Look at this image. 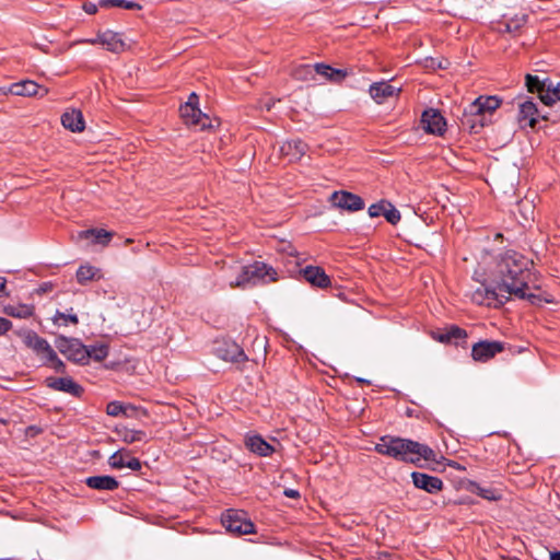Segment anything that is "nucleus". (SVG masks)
Listing matches in <instances>:
<instances>
[{
	"label": "nucleus",
	"mask_w": 560,
	"mask_h": 560,
	"mask_svg": "<svg viewBox=\"0 0 560 560\" xmlns=\"http://www.w3.org/2000/svg\"><path fill=\"white\" fill-rule=\"evenodd\" d=\"M532 265L533 261L524 255L514 250H506L497 264V273L502 290H505L510 296L528 300L532 304H536L540 301L539 296L526 292L529 289V267Z\"/></svg>",
	"instance_id": "f257e3e1"
},
{
	"label": "nucleus",
	"mask_w": 560,
	"mask_h": 560,
	"mask_svg": "<svg viewBox=\"0 0 560 560\" xmlns=\"http://www.w3.org/2000/svg\"><path fill=\"white\" fill-rule=\"evenodd\" d=\"M375 451L380 454L412 464H417L420 459L436 462V455L429 446L411 440L389 435L380 439V442L375 445Z\"/></svg>",
	"instance_id": "f03ea898"
},
{
	"label": "nucleus",
	"mask_w": 560,
	"mask_h": 560,
	"mask_svg": "<svg viewBox=\"0 0 560 560\" xmlns=\"http://www.w3.org/2000/svg\"><path fill=\"white\" fill-rule=\"evenodd\" d=\"M500 105L501 100L497 96L481 95L477 97L465 108L462 125L476 132L478 127L485 126V116L491 115Z\"/></svg>",
	"instance_id": "7ed1b4c3"
},
{
	"label": "nucleus",
	"mask_w": 560,
	"mask_h": 560,
	"mask_svg": "<svg viewBox=\"0 0 560 560\" xmlns=\"http://www.w3.org/2000/svg\"><path fill=\"white\" fill-rule=\"evenodd\" d=\"M510 298L506 291L502 290V285L498 280L495 281V287L481 283L480 287L471 293V300L475 303L494 307L504 304Z\"/></svg>",
	"instance_id": "20e7f679"
},
{
	"label": "nucleus",
	"mask_w": 560,
	"mask_h": 560,
	"mask_svg": "<svg viewBox=\"0 0 560 560\" xmlns=\"http://www.w3.org/2000/svg\"><path fill=\"white\" fill-rule=\"evenodd\" d=\"M56 347L60 353L75 363L86 364L89 362L88 348L79 339L59 337L56 340Z\"/></svg>",
	"instance_id": "39448f33"
},
{
	"label": "nucleus",
	"mask_w": 560,
	"mask_h": 560,
	"mask_svg": "<svg viewBox=\"0 0 560 560\" xmlns=\"http://www.w3.org/2000/svg\"><path fill=\"white\" fill-rule=\"evenodd\" d=\"M16 334L22 338L24 345L32 349L43 360L56 359V352L48 341L38 336L35 331L24 329L16 331Z\"/></svg>",
	"instance_id": "423d86ee"
},
{
	"label": "nucleus",
	"mask_w": 560,
	"mask_h": 560,
	"mask_svg": "<svg viewBox=\"0 0 560 560\" xmlns=\"http://www.w3.org/2000/svg\"><path fill=\"white\" fill-rule=\"evenodd\" d=\"M222 524L228 532L236 535L254 533V524L246 518L243 511L229 510L222 517Z\"/></svg>",
	"instance_id": "0eeeda50"
},
{
	"label": "nucleus",
	"mask_w": 560,
	"mask_h": 560,
	"mask_svg": "<svg viewBox=\"0 0 560 560\" xmlns=\"http://www.w3.org/2000/svg\"><path fill=\"white\" fill-rule=\"evenodd\" d=\"M213 351L219 359L225 362L242 363L247 360L243 349L231 340L217 341Z\"/></svg>",
	"instance_id": "6e6552de"
},
{
	"label": "nucleus",
	"mask_w": 560,
	"mask_h": 560,
	"mask_svg": "<svg viewBox=\"0 0 560 560\" xmlns=\"http://www.w3.org/2000/svg\"><path fill=\"white\" fill-rule=\"evenodd\" d=\"M504 350V343L497 340H481L471 348V357L477 362H487Z\"/></svg>",
	"instance_id": "1a4fd4ad"
},
{
	"label": "nucleus",
	"mask_w": 560,
	"mask_h": 560,
	"mask_svg": "<svg viewBox=\"0 0 560 560\" xmlns=\"http://www.w3.org/2000/svg\"><path fill=\"white\" fill-rule=\"evenodd\" d=\"M330 201L334 207L347 210L350 212L359 211L364 208L363 199L348 191H335L330 196Z\"/></svg>",
	"instance_id": "9d476101"
},
{
	"label": "nucleus",
	"mask_w": 560,
	"mask_h": 560,
	"mask_svg": "<svg viewBox=\"0 0 560 560\" xmlns=\"http://www.w3.org/2000/svg\"><path fill=\"white\" fill-rule=\"evenodd\" d=\"M180 116L187 125L200 126L201 130L213 128L212 120L203 114L197 106L184 104L179 108Z\"/></svg>",
	"instance_id": "9b49d317"
},
{
	"label": "nucleus",
	"mask_w": 560,
	"mask_h": 560,
	"mask_svg": "<svg viewBox=\"0 0 560 560\" xmlns=\"http://www.w3.org/2000/svg\"><path fill=\"white\" fill-rule=\"evenodd\" d=\"M421 125L425 132L441 136L445 131L446 121L439 110L430 108L423 112Z\"/></svg>",
	"instance_id": "f8f14e48"
},
{
	"label": "nucleus",
	"mask_w": 560,
	"mask_h": 560,
	"mask_svg": "<svg viewBox=\"0 0 560 560\" xmlns=\"http://www.w3.org/2000/svg\"><path fill=\"white\" fill-rule=\"evenodd\" d=\"M5 93H11L18 96H36L39 95L44 97L48 94V89L42 88L35 81L32 80H23L16 83H12Z\"/></svg>",
	"instance_id": "ddd939ff"
},
{
	"label": "nucleus",
	"mask_w": 560,
	"mask_h": 560,
	"mask_svg": "<svg viewBox=\"0 0 560 560\" xmlns=\"http://www.w3.org/2000/svg\"><path fill=\"white\" fill-rule=\"evenodd\" d=\"M45 384L50 389L63 392L74 397H80L83 394V387L71 377H47Z\"/></svg>",
	"instance_id": "4468645a"
},
{
	"label": "nucleus",
	"mask_w": 560,
	"mask_h": 560,
	"mask_svg": "<svg viewBox=\"0 0 560 560\" xmlns=\"http://www.w3.org/2000/svg\"><path fill=\"white\" fill-rule=\"evenodd\" d=\"M370 95L377 103L383 104L390 97L398 96L400 88H396L386 81L373 83L370 86Z\"/></svg>",
	"instance_id": "2eb2a0df"
},
{
	"label": "nucleus",
	"mask_w": 560,
	"mask_h": 560,
	"mask_svg": "<svg viewBox=\"0 0 560 560\" xmlns=\"http://www.w3.org/2000/svg\"><path fill=\"white\" fill-rule=\"evenodd\" d=\"M411 478L417 488L425 490L429 493H436L443 488V481L434 476L415 471L411 474Z\"/></svg>",
	"instance_id": "dca6fc26"
},
{
	"label": "nucleus",
	"mask_w": 560,
	"mask_h": 560,
	"mask_svg": "<svg viewBox=\"0 0 560 560\" xmlns=\"http://www.w3.org/2000/svg\"><path fill=\"white\" fill-rule=\"evenodd\" d=\"M537 107L533 101L526 100L518 104V122L522 127H535L537 121Z\"/></svg>",
	"instance_id": "f3484780"
},
{
	"label": "nucleus",
	"mask_w": 560,
	"mask_h": 560,
	"mask_svg": "<svg viewBox=\"0 0 560 560\" xmlns=\"http://www.w3.org/2000/svg\"><path fill=\"white\" fill-rule=\"evenodd\" d=\"M224 277L231 288L244 289L253 281L244 266H231L229 270L225 271Z\"/></svg>",
	"instance_id": "a211bd4d"
},
{
	"label": "nucleus",
	"mask_w": 560,
	"mask_h": 560,
	"mask_svg": "<svg viewBox=\"0 0 560 560\" xmlns=\"http://www.w3.org/2000/svg\"><path fill=\"white\" fill-rule=\"evenodd\" d=\"M307 144L301 140H290L281 144L280 154L289 160L296 162L305 154Z\"/></svg>",
	"instance_id": "6ab92c4d"
},
{
	"label": "nucleus",
	"mask_w": 560,
	"mask_h": 560,
	"mask_svg": "<svg viewBox=\"0 0 560 560\" xmlns=\"http://www.w3.org/2000/svg\"><path fill=\"white\" fill-rule=\"evenodd\" d=\"M302 273L305 280L315 287L327 288L330 285L329 277L318 266H307L302 270Z\"/></svg>",
	"instance_id": "aec40b11"
},
{
	"label": "nucleus",
	"mask_w": 560,
	"mask_h": 560,
	"mask_svg": "<svg viewBox=\"0 0 560 560\" xmlns=\"http://www.w3.org/2000/svg\"><path fill=\"white\" fill-rule=\"evenodd\" d=\"M244 267L253 280L252 283H255L256 280H265L266 278L269 281H276V271L262 261H255Z\"/></svg>",
	"instance_id": "412c9836"
},
{
	"label": "nucleus",
	"mask_w": 560,
	"mask_h": 560,
	"mask_svg": "<svg viewBox=\"0 0 560 560\" xmlns=\"http://www.w3.org/2000/svg\"><path fill=\"white\" fill-rule=\"evenodd\" d=\"M61 124L66 129L72 132H81L85 127L82 113L74 108L63 113L61 116Z\"/></svg>",
	"instance_id": "4be33fe9"
},
{
	"label": "nucleus",
	"mask_w": 560,
	"mask_h": 560,
	"mask_svg": "<svg viewBox=\"0 0 560 560\" xmlns=\"http://www.w3.org/2000/svg\"><path fill=\"white\" fill-rule=\"evenodd\" d=\"M245 445L250 452L259 456H269L275 452L273 446L267 443L260 435L246 436Z\"/></svg>",
	"instance_id": "5701e85b"
},
{
	"label": "nucleus",
	"mask_w": 560,
	"mask_h": 560,
	"mask_svg": "<svg viewBox=\"0 0 560 560\" xmlns=\"http://www.w3.org/2000/svg\"><path fill=\"white\" fill-rule=\"evenodd\" d=\"M97 40L100 44L104 46L107 50L112 52H120L125 48V43L118 36V34L112 31L100 32L97 34Z\"/></svg>",
	"instance_id": "b1692460"
},
{
	"label": "nucleus",
	"mask_w": 560,
	"mask_h": 560,
	"mask_svg": "<svg viewBox=\"0 0 560 560\" xmlns=\"http://www.w3.org/2000/svg\"><path fill=\"white\" fill-rule=\"evenodd\" d=\"M108 464L110 467L119 469L124 467H128L131 470H140L141 469V463L136 457H130L127 460L125 459V454L122 451L115 452L108 459Z\"/></svg>",
	"instance_id": "393cba45"
},
{
	"label": "nucleus",
	"mask_w": 560,
	"mask_h": 560,
	"mask_svg": "<svg viewBox=\"0 0 560 560\" xmlns=\"http://www.w3.org/2000/svg\"><path fill=\"white\" fill-rule=\"evenodd\" d=\"M88 487L96 490H115L119 482L110 476H92L85 479Z\"/></svg>",
	"instance_id": "a878e982"
},
{
	"label": "nucleus",
	"mask_w": 560,
	"mask_h": 560,
	"mask_svg": "<svg viewBox=\"0 0 560 560\" xmlns=\"http://www.w3.org/2000/svg\"><path fill=\"white\" fill-rule=\"evenodd\" d=\"M113 236V233L103 229H90L79 232L78 238L88 240L94 237L95 243L107 245Z\"/></svg>",
	"instance_id": "bb28decb"
},
{
	"label": "nucleus",
	"mask_w": 560,
	"mask_h": 560,
	"mask_svg": "<svg viewBox=\"0 0 560 560\" xmlns=\"http://www.w3.org/2000/svg\"><path fill=\"white\" fill-rule=\"evenodd\" d=\"M317 73L326 79L335 82L341 81L346 77V72L340 69H334L325 63H316L314 66V73Z\"/></svg>",
	"instance_id": "cd10ccee"
},
{
	"label": "nucleus",
	"mask_w": 560,
	"mask_h": 560,
	"mask_svg": "<svg viewBox=\"0 0 560 560\" xmlns=\"http://www.w3.org/2000/svg\"><path fill=\"white\" fill-rule=\"evenodd\" d=\"M3 313L15 318H28L34 314V306L30 304L5 305Z\"/></svg>",
	"instance_id": "c85d7f7f"
},
{
	"label": "nucleus",
	"mask_w": 560,
	"mask_h": 560,
	"mask_svg": "<svg viewBox=\"0 0 560 560\" xmlns=\"http://www.w3.org/2000/svg\"><path fill=\"white\" fill-rule=\"evenodd\" d=\"M525 79L528 92H538L539 98L542 102V94L547 92L548 82L540 81L537 75L532 74H527Z\"/></svg>",
	"instance_id": "c756f323"
},
{
	"label": "nucleus",
	"mask_w": 560,
	"mask_h": 560,
	"mask_svg": "<svg viewBox=\"0 0 560 560\" xmlns=\"http://www.w3.org/2000/svg\"><path fill=\"white\" fill-rule=\"evenodd\" d=\"M100 278V270L93 266H81L77 271V280L81 284H85L88 281Z\"/></svg>",
	"instance_id": "7c9ffc66"
},
{
	"label": "nucleus",
	"mask_w": 560,
	"mask_h": 560,
	"mask_svg": "<svg viewBox=\"0 0 560 560\" xmlns=\"http://www.w3.org/2000/svg\"><path fill=\"white\" fill-rule=\"evenodd\" d=\"M556 101H560V82L553 84V82L549 81L547 86V92L542 94V103L545 105H552Z\"/></svg>",
	"instance_id": "2f4dec72"
},
{
	"label": "nucleus",
	"mask_w": 560,
	"mask_h": 560,
	"mask_svg": "<svg viewBox=\"0 0 560 560\" xmlns=\"http://www.w3.org/2000/svg\"><path fill=\"white\" fill-rule=\"evenodd\" d=\"M292 75L295 80H299V81L314 80V78H315L314 68H312L308 65H301V66L294 68V70L292 71Z\"/></svg>",
	"instance_id": "473e14b6"
},
{
	"label": "nucleus",
	"mask_w": 560,
	"mask_h": 560,
	"mask_svg": "<svg viewBox=\"0 0 560 560\" xmlns=\"http://www.w3.org/2000/svg\"><path fill=\"white\" fill-rule=\"evenodd\" d=\"M118 433H119L121 440L127 444L143 441L145 439V432L140 431V430L124 429V430L119 431Z\"/></svg>",
	"instance_id": "72a5a7b5"
},
{
	"label": "nucleus",
	"mask_w": 560,
	"mask_h": 560,
	"mask_svg": "<svg viewBox=\"0 0 560 560\" xmlns=\"http://www.w3.org/2000/svg\"><path fill=\"white\" fill-rule=\"evenodd\" d=\"M136 408L132 407V406H127V407H124L120 402L118 401H110L107 407H106V412L108 416H112V417H117L119 415H126V416H130L129 411H135Z\"/></svg>",
	"instance_id": "f704fd0d"
},
{
	"label": "nucleus",
	"mask_w": 560,
	"mask_h": 560,
	"mask_svg": "<svg viewBox=\"0 0 560 560\" xmlns=\"http://www.w3.org/2000/svg\"><path fill=\"white\" fill-rule=\"evenodd\" d=\"M101 7H119L127 10H140L141 5L133 1L128 0H102L100 2Z\"/></svg>",
	"instance_id": "c9c22d12"
},
{
	"label": "nucleus",
	"mask_w": 560,
	"mask_h": 560,
	"mask_svg": "<svg viewBox=\"0 0 560 560\" xmlns=\"http://www.w3.org/2000/svg\"><path fill=\"white\" fill-rule=\"evenodd\" d=\"M89 359L92 358L97 362L103 361L108 355V347L106 345H97L88 348Z\"/></svg>",
	"instance_id": "e433bc0d"
},
{
	"label": "nucleus",
	"mask_w": 560,
	"mask_h": 560,
	"mask_svg": "<svg viewBox=\"0 0 560 560\" xmlns=\"http://www.w3.org/2000/svg\"><path fill=\"white\" fill-rule=\"evenodd\" d=\"M518 211L525 222L534 219V206L528 200H522L517 205Z\"/></svg>",
	"instance_id": "4c0bfd02"
},
{
	"label": "nucleus",
	"mask_w": 560,
	"mask_h": 560,
	"mask_svg": "<svg viewBox=\"0 0 560 560\" xmlns=\"http://www.w3.org/2000/svg\"><path fill=\"white\" fill-rule=\"evenodd\" d=\"M384 217L390 224H397L400 221L399 211L390 203H387V207L384 212Z\"/></svg>",
	"instance_id": "58836bf2"
},
{
	"label": "nucleus",
	"mask_w": 560,
	"mask_h": 560,
	"mask_svg": "<svg viewBox=\"0 0 560 560\" xmlns=\"http://www.w3.org/2000/svg\"><path fill=\"white\" fill-rule=\"evenodd\" d=\"M472 491L475 493H477L478 495H480L481 498L490 500V501H495V500L500 499V494H498L492 489H485V488H481L480 486L474 485Z\"/></svg>",
	"instance_id": "ea45409f"
},
{
	"label": "nucleus",
	"mask_w": 560,
	"mask_h": 560,
	"mask_svg": "<svg viewBox=\"0 0 560 560\" xmlns=\"http://www.w3.org/2000/svg\"><path fill=\"white\" fill-rule=\"evenodd\" d=\"M388 201L382 200L377 203H373L370 206L368 212L371 218H376L380 215H384L385 209L387 207Z\"/></svg>",
	"instance_id": "a19ab883"
},
{
	"label": "nucleus",
	"mask_w": 560,
	"mask_h": 560,
	"mask_svg": "<svg viewBox=\"0 0 560 560\" xmlns=\"http://www.w3.org/2000/svg\"><path fill=\"white\" fill-rule=\"evenodd\" d=\"M54 323L55 324H58L60 320L63 322V324L66 325L68 322L72 323V324H78V316L75 314H72V315H67L62 312H59L57 311L54 318H52Z\"/></svg>",
	"instance_id": "79ce46f5"
},
{
	"label": "nucleus",
	"mask_w": 560,
	"mask_h": 560,
	"mask_svg": "<svg viewBox=\"0 0 560 560\" xmlns=\"http://www.w3.org/2000/svg\"><path fill=\"white\" fill-rule=\"evenodd\" d=\"M446 331L450 336V341L453 339H463L467 336L466 331L458 326H451L446 328Z\"/></svg>",
	"instance_id": "37998d69"
},
{
	"label": "nucleus",
	"mask_w": 560,
	"mask_h": 560,
	"mask_svg": "<svg viewBox=\"0 0 560 560\" xmlns=\"http://www.w3.org/2000/svg\"><path fill=\"white\" fill-rule=\"evenodd\" d=\"M45 363H51L52 368L57 372H63L65 371V363L61 360H59L57 355H56V359L45 360Z\"/></svg>",
	"instance_id": "c03bdc74"
},
{
	"label": "nucleus",
	"mask_w": 560,
	"mask_h": 560,
	"mask_svg": "<svg viewBox=\"0 0 560 560\" xmlns=\"http://www.w3.org/2000/svg\"><path fill=\"white\" fill-rule=\"evenodd\" d=\"M12 327V323L3 317H0V336L4 335Z\"/></svg>",
	"instance_id": "a18cd8bd"
},
{
	"label": "nucleus",
	"mask_w": 560,
	"mask_h": 560,
	"mask_svg": "<svg viewBox=\"0 0 560 560\" xmlns=\"http://www.w3.org/2000/svg\"><path fill=\"white\" fill-rule=\"evenodd\" d=\"M83 10L88 14H95L97 12V5L92 2H88L83 4Z\"/></svg>",
	"instance_id": "49530a36"
},
{
	"label": "nucleus",
	"mask_w": 560,
	"mask_h": 560,
	"mask_svg": "<svg viewBox=\"0 0 560 560\" xmlns=\"http://www.w3.org/2000/svg\"><path fill=\"white\" fill-rule=\"evenodd\" d=\"M434 339L440 342H450V336L447 331L434 335Z\"/></svg>",
	"instance_id": "de8ad7c7"
},
{
	"label": "nucleus",
	"mask_w": 560,
	"mask_h": 560,
	"mask_svg": "<svg viewBox=\"0 0 560 560\" xmlns=\"http://www.w3.org/2000/svg\"><path fill=\"white\" fill-rule=\"evenodd\" d=\"M185 104H190V106L198 105V96L196 93H191L188 97V101Z\"/></svg>",
	"instance_id": "09e8293b"
},
{
	"label": "nucleus",
	"mask_w": 560,
	"mask_h": 560,
	"mask_svg": "<svg viewBox=\"0 0 560 560\" xmlns=\"http://www.w3.org/2000/svg\"><path fill=\"white\" fill-rule=\"evenodd\" d=\"M284 495L288 498L296 499L300 497V493L296 490L287 489V490H284Z\"/></svg>",
	"instance_id": "8fccbe9b"
},
{
	"label": "nucleus",
	"mask_w": 560,
	"mask_h": 560,
	"mask_svg": "<svg viewBox=\"0 0 560 560\" xmlns=\"http://www.w3.org/2000/svg\"><path fill=\"white\" fill-rule=\"evenodd\" d=\"M79 43H88V44H91V45H96V44H100V40H97V36H96L95 38L79 40ZM75 44H78V42L71 43L70 46H73Z\"/></svg>",
	"instance_id": "3c124183"
},
{
	"label": "nucleus",
	"mask_w": 560,
	"mask_h": 560,
	"mask_svg": "<svg viewBox=\"0 0 560 560\" xmlns=\"http://www.w3.org/2000/svg\"><path fill=\"white\" fill-rule=\"evenodd\" d=\"M431 63H432V67H435V62L433 59L431 60ZM447 63H448L447 61H445V63L443 61H439L436 63V67L440 69H445L447 67Z\"/></svg>",
	"instance_id": "603ef678"
},
{
	"label": "nucleus",
	"mask_w": 560,
	"mask_h": 560,
	"mask_svg": "<svg viewBox=\"0 0 560 560\" xmlns=\"http://www.w3.org/2000/svg\"><path fill=\"white\" fill-rule=\"evenodd\" d=\"M7 280L3 277H0V292L4 290Z\"/></svg>",
	"instance_id": "864d4df0"
},
{
	"label": "nucleus",
	"mask_w": 560,
	"mask_h": 560,
	"mask_svg": "<svg viewBox=\"0 0 560 560\" xmlns=\"http://www.w3.org/2000/svg\"><path fill=\"white\" fill-rule=\"evenodd\" d=\"M275 102L273 101H269L267 103H265L262 106L267 109V110H270L271 107L273 106Z\"/></svg>",
	"instance_id": "5fc2aeb1"
},
{
	"label": "nucleus",
	"mask_w": 560,
	"mask_h": 560,
	"mask_svg": "<svg viewBox=\"0 0 560 560\" xmlns=\"http://www.w3.org/2000/svg\"><path fill=\"white\" fill-rule=\"evenodd\" d=\"M551 560H560V551L552 552L550 556Z\"/></svg>",
	"instance_id": "6e6d98bb"
},
{
	"label": "nucleus",
	"mask_w": 560,
	"mask_h": 560,
	"mask_svg": "<svg viewBox=\"0 0 560 560\" xmlns=\"http://www.w3.org/2000/svg\"><path fill=\"white\" fill-rule=\"evenodd\" d=\"M131 242H132V240H130V238H127V240H126V243H127V244H129V243H131Z\"/></svg>",
	"instance_id": "4d7b16f0"
},
{
	"label": "nucleus",
	"mask_w": 560,
	"mask_h": 560,
	"mask_svg": "<svg viewBox=\"0 0 560 560\" xmlns=\"http://www.w3.org/2000/svg\"><path fill=\"white\" fill-rule=\"evenodd\" d=\"M510 30H511V28H510V25H509V24H506V31H508V32H510Z\"/></svg>",
	"instance_id": "13d9d810"
}]
</instances>
